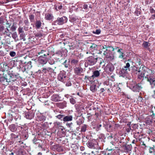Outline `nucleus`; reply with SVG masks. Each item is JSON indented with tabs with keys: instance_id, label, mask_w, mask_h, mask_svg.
Returning a JSON list of instances; mask_svg holds the SVG:
<instances>
[{
	"instance_id": "obj_8",
	"label": "nucleus",
	"mask_w": 155,
	"mask_h": 155,
	"mask_svg": "<svg viewBox=\"0 0 155 155\" xmlns=\"http://www.w3.org/2000/svg\"><path fill=\"white\" fill-rule=\"evenodd\" d=\"M97 58H95L93 56H90L87 59V63L90 65H93L96 64L97 62Z\"/></svg>"
},
{
	"instance_id": "obj_58",
	"label": "nucleus",
	"mask_w": 155,
	"mask_h": 155,
	"mask_svg": "<svg viewBox=\"0 0 155 155\" xmlns=\"http://www.w3.org/2000/svg\"><path fill=\"white\" fill-rule=\"evenodd\" d=\"M126 130L127 132L129 133L131 130V127H126Z\"/></svg>"
},
{
	"instance_id": "obj_33",
	"label": "nucleus",
	"mask_w": 155,
	"mask_h": 155,
	"mask_svg": "<svg viewBox=\"0 0 155 155\" xmlns=\"http://www.w3.org/2000/svg\"><path fill=\"white\" fill-rule=\"evenodd\" d=\"M78 62L79 60L78 58L77 59H72L71 60V63L72 64L76 65L78 64Z\"/></svg>"
},
{
	"instance_id": "obj_47",
	"label": "nucleus",
	"mask_w": 155,
	"mask_h": 155,
	"mask_svg": "<svg viewBox=\"0 0 155 155\" xmlns=\"http://www.w3.org/2000/svg\"><path fill=\"white\" fill-rule=\"evenodd\" d=\"M12 37L16 40V38L17 37V35L16 32H14L12 34Z\"/></svg>"
},
{
	"instance_id": "obj_30",
	"label": "nucleus",
	"mask_w": 155,
	"mask_h": 155,
	"mask_svg": "<svg viewBox=\"0 0 155 155\" xmlns=\"http://www.w3.org/2000/svg\"><path fill=\"white\" fill-rule=\"evenodd\" d=\"M100 75L99 71L98 70H95L93 72V74L92 75L93 77L95 78L96 77H98Z\"/></svg>"
},
{
	"instance_id": "obj_7",
	"label": "nucleus",
	"mask_w": 155,
	"mask_h": 155,
	"mask_svg": "<svg viewBox=\"0 0 155 155\" xmlns=\"http://www.w3.org/2000/svg\"><path fill=\"white\" fill-rule=\"evenodd\" d=\"M68 18L65 16H63L61 18H58L57 19L54 21L55 25H62L67 22Z\"/></svg>"
},
{
	"instance_id": "obj_64",
	"label": "nucleus",
	"mask_w": 155,
	"mask_h": 155,
	"mask_svg": "<svg viewBox=\"0 0 155 155\" xmlns=\"http://www.w3.org/2000/svg\"><path fill=\"white\" fill-rule=\"evenodd\" d=\"M3 68L5 69V70H6L7 71V70L6 69L9 68L8 66L6 64L4 65Z\"/></svg>"
},
{
	"instance_id": "obj_27",
	"label": "nucleus",
	"mask_w": 155,
	"mask_h": 155,
	"mask_svg": "<svg viewBox=\"0 0 155 155\" xmlns=\"http://www.w3.org/2000/svg\"><path fill=\"white\" fill-rule=\"evenodd\" d=\"M25 117L27 119H31L33 117L32 113L30 112H28L26 113Z\"/></svg>"
},
{
	"instance_id": "obj_41",
	"label": "nucleus",
	"mask_w": 155,
	"mask_h": 155,
	"mask_svg": "<svg viewBox=\"0 0 155 155\" xmlns=\"http://www.w3.org/2000/svg\"><path fill=\"white\" fill-rule=\"evenodd\" d=\"M16 129V128L15 127V125L14 124H12L10 125V130L14 132L15 130Z\"/></svg>"
},
{
	"instance_id": "obj_31",
	"label": "nucleus",
	"mask_w": 155,
	"mask_h": 155,
	"mask_svg": "<svg viewBox=\"0 0 155 155\" xmlns=\"http://www.w3.org/2000/svg\"><path fill=\"white\" fill-rule=\"evenodd\" d=\"M150 45V44L148 42L144 41L142 44V46L145 48H148V47Z\"/></svg>"
},
{
	"instance_id": "obj_53",
	"label": "nucleus",
	"mask_w": 155,
	"mask_h": 155,
	"mask_svg": "<svg viewBox=\"0 0 155 155\" xmlns=\"http://www.w3.org/2000/svg\"><path fill=\"white\" fill-rule=\"evenodd\" d=\"M135 13L137 16H138L140 15L141 12L140 10H136L135 11Z\"/></svg>"
},
{
	"instance_id": "obj_22",
	"label": "nucleus",
	"mask_w": 155,
	"mask_h": 155,
	"mask_svg": "<svg viewBox=\"0 0 155 155\" xmlns=\"http://www.w3.org/2000/svg\"><path fill=\"white\" fill-rule=\"evenodd\" d=\"M75 73L79 75L83 72V69L81 67H76L74 69Z\"/></svg>"
},
{
	"instance_id": "obj_6",
	"label": "nucleus",
	"mask_w": 155,
	"mask_h": 155,
	"mask_svg": "<svg viewBox=\"0 0 155 155\" xmlns=\"http://www.w3.org/2000/svg\"><path fill=\"white\" fill-rule=\"evenodd\" d=\"M107 45L101 46L97 54H102L106 58H108V57H109V54H108L107 52Z\"/></svg>"
},
{
	"instance_id": "obj_37",
	"label": "nucleus",
	"mask_w": 155,
	"mask_h": 155,
	"mask_svg": "<svg viewBox=\"0 0 155 155\" xmlns=\"http://www.w3.org/2000/svg\"><path fill=\"white\" fill-rule=\"evenodd\" d=\"M26 35L25 33H21L20 35V39L21 40H23L24 41H25L26 40L25 38Z\"/></svg>"
},
{
	"instance_id": "obj_2",
	"label": "nucleus",
	"mask_w": 155,
	"mask_h": 155,
	"mask_svg": "<svg viewBox=\"0 0 155 155\" xmlns=\"http://www.w3.org/2000/svg\"><path fill=\"white\" fill-rule=\"evenodd\" d=\"M38 54L40 55L38 58V62L43 66L48 60V56L49 55V52L46 50H41L38 52Z\"/></svg>"
},
{
	"instance_id": "obj_12",
	"label": "nucleus",
	"mask_w": 155,
	"mask_h": 155,
	"mask_svg": "<svg viewBox=\"0 0 155 155\" xmlns=\"http://www.w3.org/2000/svg\"><path fill=\"white\" fill-rule=\"evenodd\" d=\"M147 80L149 82L151 87L152 88H154L155 87V78H153L152 75L150 77H149Z\"/></svg>"
},
{
	"instance_id": "obj_10",
	"label": "nucleus",
	"mask_w": 155,
	"mask_h": 155,
	"mask_svg": "<svg viewBox=\"0 0 155 155\" xmlns=\"http://www.w3.org/2000/svg\"><path fill=\"white\" fill-rule=\"evenodd\" d=\"M114 66L111 63H109L107 64L105 68L106 71L108 72H112L114 69Z\"/></svg>"
},
{
	"instance_id": "obj_16",
	"label": "nucleus",
	"mask_w": 155,
	"mask_h": 155,
	"mask_svg": "<svg viewBox=\"0 0 155 155\" xmlns=\"http://www.w3.org/2000/svg\"><path fill=\"white\" fill-rule=\"evenodd\" d=\"M143 135L141 133L139 132H136L135 133L134 136L136 139H138L139 141H140L142 138Z\"/></svg>"
},
{
	"instance_id": "obj_14",
	"label": "nucleus",
	"mask_w": 155,
	"mask_h": 155,
	"mask_svg": "<svg viewBox=\"0 0 155 155\" xmlns=\"http://www.w3.org/2000/svg\"><path fill=\"white\" fill-rule=\"evenodd\" d=\"M54 18V16L51 13H47L45 14V19L46 20L48 21L53 20Z\"/></svg>"
},
{
	"instance_id": "obj_55",
	"label": "nucleus",
	"mask_w": 155,
	"mask_h": 155,
	"mask_svg": "<svg viewBox=\"0 0 155 155\" xmlns=\"http://www.w3.org/2000/svg\"><path fill=\"white\" fill-rule=\"evenodd\" d=\"M93 33L94 34L98 35L100 33L101 31L100 30H96L95 31H93Z\"/></svg>"
},
{
	"instance_id": "obj_24",
	"label": "nucleus",
	"mask_w": 155,
	"mask_h": 155,
	"mask_svg": "<svg viewBox=\"0 0 155 155\" xmlns=\"http://www.w3.org/2000/svg\"><path fill=\"white\" fill-rule=\"evenodd\" d=\"M42 23L40 20H36L35 23V25L37 29H39L41 26Z\"/></svg>"
},
{
	"instance_id": "obj_54",
	"label": "nucleus",
	"mask_w": 155,
	"mask_h": 155,
	"mask_svg": "<svg viewBox=\"0 0 155 155\" xmlns=\"http://www.w3.org/2000/svg\"><path fill=\"white\" fill-rule=\"evenodd\" d=\"M150 12L151 14L155 13V10L151 6L150 7Z\"/></svg>"
},
{
	"instance_id": "obj_52",
	"label": "nucleus",
	"mask_w": 155,
	"mask_h": 155,
	"mask_svg": "<svg viewBox=\"0 0 155 155\" xmlns=\"http://www.w3.org/2000/svg\"><path fill=\"white\" fill-rule=\"evenodd\" d=\"M131 126L134 129H135L137 128L138 125L136 124H132L131 125Z\"/></svg>"
},
{
	"instance_id": "obj_62",
	"label": "nucleus",
	"mask_w": 155,
	"mask_h": 155,
	"mask_svg": "<svg viewBox=\"0 0 155 155\" xmlns=\"http://www.w3.org/2000/svg\"><path fill=\"white\" fill-rule=\"evenodd\" d=\"M5 54V53L3 51L0 50V56H3Z\"/></svg>"
},
{
	"instance_id": "obj_17",
	"label": "nucleus",
	"mask_w": 155,
	"mask_h": 155,
	"mask_svg": "<svg viewBox=\"0 0 155 155\" xmlns=\"http://www.w3.org/2000/svg\"><path fill=\"white\" fill-rule=\"evenodd\" d=\"M67 103L65 101L62 102L58 103H57L56 105L60 108H64L67 106Z\"/></svg>"
},
{
	"instance_id": "obj_42",
	"label": "nucleus",
	"mask_w": 155,
	"mask_h": 155,
	"mask_svg": "<svg viewBox=\"0 0 155 155\" xmlns=\"http://www.w3.org/2000/svg\"><path fill=\"white\" fill-rule=\"evenodd\" d=\"M10 65L12 66L13 67L16 66V61L15 60H12L10 61Z\"/></svg>"
},
{
	"instance_id": "obj_3",
	"label": "nucleus",
	"mask_w": 155,
	"mask_h": 155,
	"mask_svg": "<svg viewBox=\"0 0 155 155\" xmlns=\"http://www.w3.org/2000/svg\"><path fill=\"white\" fill-rule=\"evenodd\" d=\"M151 70L143 65L142 67V71L140 73V74L138 75V78L140 79H142L144 77L147 79L149 77H150L153 75L151 74Z\"/></svg>"
},
{
	"instance_id": "obj_49",
	"label": "nucleus",
	"mask_w": 155,
	"mask_h": 155,
	"mask_svg": "<svg viewBox=\"0 0 155 155\" xmlns=\"http://www.w3.org/2000/svg\"><path fill=\"white\" fill-rule=\"evenodd\" d=\"M35 35V36L39 37H41L43 36V35L40 32L37 33Z\"/></svg>"
},
{
	"instance_id": "obj_61",
	"label": "nucleus",
	"mask_w": 155,
	"mask_h": 155,
	"mask_svg": "<svg viewBox=\"0 0 155 155\" xmlns=\"http://www.w3.org/2000/svg\"><path fill=\"white\" fill-rule=\"evenodd\" d=\"M114 150V149L113 148H111L110 149H109V148L108 147L106 149V151H107V152H112Z\"/></svg>"
},
{
	"instance_id": "obj_23",
	"label": "nucleus",
	"mask_w": 155,
	"mask_h": 155,
	"mask_svg": "<svg viewBox=\"0 0 155 155\" xmlns=\"http://www.w3.org/2000/svg\"><path fill=\"white\" fill-rule=\"evenodd\" d=\"M88 127V126L85 124H83L81 126V132H86Z\"/></svg>"
},
{
	"instance_id": "obj_45",
	"label": "nucleus",
	"mask_w": 155,
	"mask_h": 155,
	"mask_svg": "<svg viewBox=\"0 0 155 155\" xmlns=\"http://www.w3.org/2000/svg\"><path fill=\"white\" fill-rule=\"evenodd\" d=\"M11 137H10L11 138L13 139H15L16 138H18V135H15L13 133H12L11 134Z\"/></svg>"
},
{
	"instance_id": "obj_9",
	"label": "nucleus",
	"mask_w": 155,
	"mask_h": 155,
	"mask_svg": "<svg viewBox=\"0 0 155 155\" xmlns=\"http://www.w3.org/2000/svg\"><path fill=\"white\" fill-rule=\"evenodd\" d=\"M107 52L108 54H109L108 58L111 60L113 59L114 55L112 54V51L114 50V48L112 46H107Z\"/></svg>"
},
{
	"instance_id": "obj_46",
	"label": "nucleus",
	"mask_w": 155,
	"mask_h": 155,
	"mask_svg": "<svg viewBox=\"0 0 155 155\" xmlns=\"http://www.w3.org/2000/svg\"><path fill=\"white\" fill-rule=\"evenodd\" d=\"M69 47V49L70 50H73L75 48V45L72 43H71V45H68Z\"/></svg>"
},
{
	"instance_id": "obj_34",
	"label": "nucleus",
	"mask_w": 155,
	"mask_h": 155,
	"mask_svg": "<svg viewBox=\"0 0 155 155\" xmlns=\"http://www.w3.org/2000/svg\"><path fill=\"white\" fill-rule=\"evenodd\" d=\"M17 23H16V22H14L13 23L12 26L11 27V30L12 31H15L17 28Z\"/></svg>"
},
{
	"instance_id": "obj_43",
	"label": "nucleus",
	"mask_w": 155,
	"mask_h": 155,
	"mask_svg": "<svg viewBox=\"0 0 155 155\" xmlns=\"http://www.w3.org/2000/svg\"><path fill=\"white\" fill-rule=\"evenodd\" d=\"M54 126L57 128L58 126H60L62 125L61 123L59 122H56L54 123Z\"/></svg>"
},
{
	"instance_id": "obj_20",
	"label": "nucleus",
	"mask_w": 155,
	"mask_h": 155,
	"mask_svg": "<svg viewBox=\"0 0 155 155\" xmlns=\"http://www.w3.org/2000/svg\"><path fill=\"white\" fill-rule=\"evenodd\" d=\"M25 71H28L31 69L32 67L31 62V61H29L24 66Z\"/></svg>"
},
{
	"instance_id": "obj_5",
	"label": "nucleus",
	"mask_w": 155,
	"mask_h": 155,
	"mask_svg": "<svg viewBox=\"0 0 155 155\" xmlns=\"http://www.w3.org/2000/svg\"><path fill=\"white\" fill-rule=\"evenodd\" d=\"M130 87L133 91L135 92H139L142 88L140 83L137 84L135 81H133L130 83Z\"/></svg>"
},
{
	"instance_id": "obj_56",
	"label": "nucleus",
	"mask_w": 155,
	"mask_h": 155,
	"mask_svg": "<svg viewBox=\"0 0 155 155\" xmlns=\"http://www.w3.org/2000/svg\"><path fill=\"white\" fill-rule=\"evenodd\" d=\"M82 33L85 36L89 35H86L87 34H88V35H89L90 34L89 32H87V31H83L82 32Z\"/></svg>"
},
{
	"instance_id": "obj_25",
	"label": "nucleus",
	"mask_w": 155,
	"mask_h": 155,
	"mask_svg": "<svg viewBox=\"0 0 155 155\" xmlns=\"http://www.w3.org/2000/svg\"><path fill=\"white\" fill-rule=\"evenodd\" d=\"M95 115L96 116V117H98L101 115V111L100 108L98 107L97 108V109L95 111Z\"/></svg>"
},
{
	"instance_id": "obj_57",
	"label": "nucleus",
	"mask_w": 155,
	"mask_h": 155,
	"mask_svg": "<svg viewBox=\"0 0 155 155\" xmlns=\"http://www.w3.org/2000/svg\"><path fill=\"white\" fill-rule=\"evenodd\" d=\"M107 153V151H101L100 152V153L99 155H102V154H103V155H106Z\"/></svg>"
},
{
	"instance_id": "obj_60",
	"label": "nucleus",
	"mask_w": 155,
	"mask_h": 155,
	"mask_svg": "<svg viewBox=\"0 0 155 155\" xmlns=\"http://www.w3.org/2000/svg\"><path fill=\"white\" fill-rule=\"evenodd\" d=\"M16 55V53L14 51H11L10 52V56L12 57H14Z\"/></svg>"
},
{
	"instance_id": "obj_4",
	"label": "nucleus",
	"mask_w": 155,
	"mask_h": 155,
	"mask_svg": "<svg viewBox=\"0 0 155 155\" xmlns=\"http://www.w3.org/2000/svg\"><path fill=\"white\" fill-rule=\"evenodd\" d=\"M87 145L90 148L96 150L101 149L99 146L98 143L95 140L88 141L87 143Z\"/></svg>"
},
{
	"instance_id": "obj_11",
	"label": "nucleus",
	"mask_w": 155,
	"mask_h": 155,
	"mask_svg": "<svg viewBox=\"0 0 155 155\" xmlns=\"http://www.w3.org/2000/svg\"><path fill=\"white\" fill-rule=\"evenodd\" d=\"M84 79L86 82H90L91 84H93L96 80V79L93 77L92 75L91 76H85Z\"/></svg>"
},
{
	"instance_id": "obj_38",
	"label": "nucleus",
	"mask_w": 155,
	"mask_h": 155,
	"mask_svg": "<svg viewBox=\"0 0 155 155\" xmlns=\"http://www.w3.org/2000/svg\"><path fill=\"white\" fill-rule=\"evenodd\" d=\"M77 20V18L76 17L72 15L70 17V21L71 22H74L76 21Z\"/></svg>"
},
{
	"instance_id": "obj_1",
	"label": "nucleus",
	"mask_w": 155,
	"mask_h": 155,
	"mask_svg": "<svg viewBox=\"0 0 155 155\" xmlns=\"http://www.w3.org/2000/svg\"><path fill=\"white\" fill-rule=\"evenodd\" d=\"M124 63L125 65L123 66L122 68L120 71V74H122V75L124 77L125 76L127 73V71H130V67L131 66L132 68H135L136 69L134 70V72L137 74L138 72V75L140 74L141 71L140 67L139 68L138 67H136L134 65H133L134 62L131 60V59H128L127 60L124 61Z\"/></svg>"
},
{
	"instance_id": "obj_50",
	"label": "nucleus",
	"mask_w": 155,
	"mask_h": 155,
	"mask_svg": "<svg viewBox=\"0 0 155 155\" xmlns=\"http://www.w3.org/2000/svg\"><path fill=\"white\" fill-rule=\"evenodd\" d=\"M155 150H154V148H153V147H149V152L150 153H153L154 152Z\"/></svg>"
},
{
	"instance_id": "obj_32",
	"label": "nucleus",
	"mask_w": 155,
	"mask_h": 155,
	"mask_svg": "<svg viewBox=\"0 0 155 155\" xmlns=\"http://www.w3.org/2000/svg\"><path fill=\"white\" fill-rule=\"evenodd\" d=\"M65 115L64 114H59L56 116V117L58 119L60 120L61 121H64V117Z\"/></svg>"
},
{
	"instance_id": "obj_29",
	"label": "nucleus",
	"mask_w": 155,
	"mask_h": 155,
	"mask_svg": "<svg viewBox=\"0 0 155 155\" xmlns=\"http://www.w3.org/2000/svg\"><path fill=\"white\" fill-rule=\"evenodd\" d=\"M134 58H135V60L136 63H137L139 65H141V66H143V65L142 64L141 60L138 57H136Z\"/></svg>"
},
{
	"instance_id": "obj_59",
	"label": "nucleus",
	"mask_w": 155,
	"mask_h": 155,
	"mask_svg": "<svg viewBox=\"0 0 155 155\" xmlns=\"http://www.w3.org/2000/svg\"><path fill=\"white\" fill-rule=\"evenodd\" d=\"M105 90H107L108 91H109L110 89L109 88H105V89H104V88H101V90H100L101 92H103L104 91H105Z\"/></svg>"
},
{
	"instance_id": "obj_63",
	"label": "nucleus",
	"mask_w": 155,
	"mask_h": 155,
	"mask_svg": "<svg viewBox=\"0 0 155 155\" xmlns=\"http://www.w3.org/2000/svg\"><path fill=\"white\" fill-rule=\"evenodd\" d=\"M37 140L36 138V137H35L33 139V142L35 144H36L37 143Z\"/></svg>"
},
{
	"instance_id": "obj_15",
	"label": "nucleus",
	"mask_w": 155,
	"mask_h": 155,
	"mask_svg": "<svg viewBox=\"0 0 155 155\" xmlns=\"http://www.w3.org/2000/svg\"><path fill=\"white\" fill-rule=\"evenodd\" d=\"M9 82L5 78H1L0 80V85L2 84L3 85L7 86L9 84Z\"/></svg>"
},
{
	"instance_id": "obj_35",
	"label": "nucleus",
	"mask_w": 155,
	"mask_h": 155,
	"mask_svg": "<svg viewBox=\"0 0 155 155\" xmlns=\"http://www.w3.org/2000/svg\"><path fill=\"white\" fill-rule=\"evenodd\" d=\"M96 85L95 84H93L90 87V89L92 92H94L96 91Z\"/></svg>"
},
{
	"instance_id": "obj_36",
	"label": "nucleus",
	"mask_w": 155,
	"mask_h": 155,
	"mask_svg": "<svg viewBox=\"0 0 155 155\" xmlns=\"http://www.w3.org/2000/svg\"><path fill=\"white\" fill-rule=\"evenodd\" d=\"M37 118L40 121H44L45 120L46 117L43 115L38 116Z\"/></svg>"
},
{
	"instance_id": "obj_13",
	"label": "nucleus",
	"mask_w": 155,
	"mask_h": 155,
	"mask_svg": "<svg viewBox=\"0 0 155 155\" xmlns=\"http://www.w3.org/2000/svg\"><path fill=\"white\" fill-rule=\"evenodd\" d=\"M66 76L64 73H60L58 75V79L64 83L66 81Z\"/></svg>"
},
{
	"instance_id": "obj_48",
	"label": "nucleus",
	"mask_w": 155,
	"mask_h": 155,
	"mask_svg": "<svg viewBox=\"0 0 155 155\" xmlns=\"http://www.w3.org/2000/svg\"><path fill=\"white\" fill-rule=\"evenodd\" d=\"M70 103L73 104H74L76 103L75 100L73 98L70 99Z\"/></svg>"
},
{
	"instance_id": "obj_28",
	"label": "nucleus",
	"mask_w": 155,
	"mask_h": 155,
	"mask_svg": "<svg viewBox=\"0 0 155 155\" xmlns=\"http://www.w3.org/2000/svg\"><path fill=\"white\" fill-rule=\"evenodd\" d=\"M18 76L16 75H14L13 74H10V82L12 81H14L16 80Z\"/></svg>"
},
{
	"instance_id": "obj_18",
	"label": "nucleus",
	"mask_w": 155,
	"mask_h": 155,
	"mask_svg": "<svg viewBox=\"0 0 155 155\" xmlns=\"http://www.w3.org/2000/svg\"><path fill=\"white\" fill-rule=\"evenodd\" d=\"M73 116L71 115H68L66 116H64V123L68 121H71L73 120Z\"/></svg>"
},
{
	"instance_id": "obj_44",
	"label": "nucleus",
	"mask_w": 155,
	"mask_h": 155,
	"mask_svg": "<svg viewBox=\"0 0 155 155\" xmlns=\"http://www.w3.org/2000/svg\"><path fill=\"white\" fill-rule=\"evenodd\" d=\"M18 31L19 34L20 33H24L23 27H19L18 29Z\"/></svg>"
},
{
	"instance_id": "obj_21",
	"label": "nucleus",
	"mask_w": 155,
	"mask_h": 155,
	"mask_svg": "<svg viewBox=\"0 0 155 155\" xmlns=\"http://www.w3.org/2000/svg\"><path fill=\"white\" fill-rule=\"evenodd\" d=\"M51 100L54 102H58L60 100L58 95L53 94L51 97Z\"/></svg>"
},
{
	"instance_id": "obj_40",
	"label": "nucleus",
	"mask_w": 155,
	"mask_h": 155,
	"mask_svg": "<svg viewBox=\"0 0 155 155\" xmlns=\"http://www.w3.org/2000/svg\"><path fill=\"white\" fill-rule=\"evenodd\" d=\"M97 45L95 44H92L90 47V50L93 51L95 49Z\"/></svg>"
},
{
	"instance_id": "obj_39",
	"label": "nucleus",
	"mask_w": 155,
	"mask_h": 155,
	"mask_svg": "<svg viewBox=\"0 0 155 155\" xmlns=\"http://www.w3.org/2000/svg\"><path fill=\"white\" fill-rule=\"evenodd\" d=\"M29 19L31 22H34L35 20V16L33 14H31L29 15Z\"/></svg>"
},
{
	"instance_id": "obj_19",
	"label": "nucleus",
	"mask_w": 155,
	"mask_h": 155,
	"mask_svg": "<svg viewBox=\"0 0 155 155\" xmlns=\"http://www.w3.org/2000/svg\"><path fill=\"white\" fill-rule=\"evenodd\" d=\"M123 51L122 49H119L117 50V52L120 54L119 56V58L124 60L125 59V55H124V53L122 52Z\"/></svg>"
},
{
	"instance_id": "obj_51",
	"label": "nucleus",
	"mask_w": 155,
	"mask_h": 155,
	"mask_svg": "<svg viewBox=\"0 0 155 155\" xmlns=\"http://www.w3.org/2000/svg\"><path fill=\"white\" fill-rule=\"evenodd\" d=\"M153 0H145V2L146 5H149Z\"/></svg>"
},
{
	"instance_id": "obj_26",
	"label": "nucleus",
	"mask_w": 155,
	"mask_h": 155,
	"mask_svg": "<svg viewBox=\"0 0 155 155\" xmlns=\"http://www.w3.org/2000/svg\"><path fill=\"white\" fill-rule=\"evenodd\" d=\"M132 147V146L131 144L126 145L125 147V149L126 150V152H129L131 150Z\"/></svg>"
}]
</instances>
